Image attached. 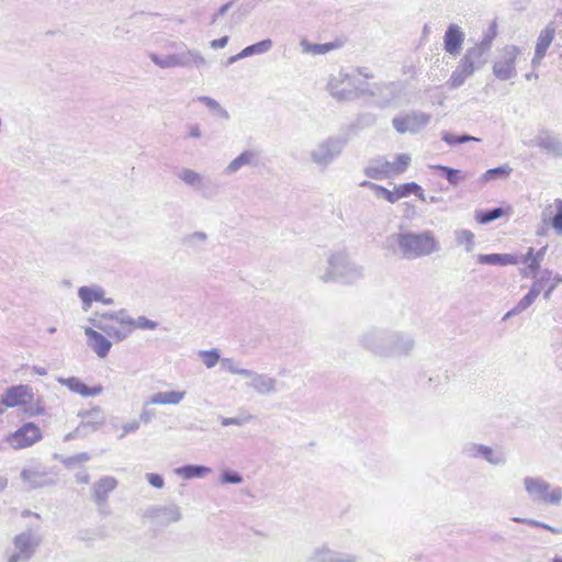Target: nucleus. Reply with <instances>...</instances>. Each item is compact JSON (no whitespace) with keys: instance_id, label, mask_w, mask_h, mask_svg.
Instances as JSON below:
<instances>
[{"instance_id":"obj_57","label":"nucleus","mask_w":562,"mask_h":562,"mask_svg":"<svg viewBox=\"0 0 562 562\" xmlns=\"http://www.w3.org/2000/svg\"><path fill=\"white\" fill-rule=\"evenodd\" d=\"M77 482L82 484H88L90 481V475L87 472H80L76 475Z\"/></svg>"},{"instance_id":"obj_50","label":"nucleus","mask_w":562,"mask_h":562,"mask_svg":"<svg viewBox=\"0 0 562 562\" xmlns=\"http://www.w3.org/2000/svg\"><path fill=\"white\" fill-rule=\"evenodd\" d=\"M149 404H146V402L143 405V408L139 413V423L143 422L144 424H148L153 420L155 417V412L153 409H149L147 406Z\"/></svg>"},{"instance_id":"obj_58","label":"nucleus","mask_w":562,"mask_h":562,"mask_svg":"<svg viewBox=\"0 0 562 562\" xmlns=\"http://www.w3.org/2000/svg\"><path fill=\"white\" fill-rule=\"evenodd\" d=\"M32 372L35 373V374H38V375H46L47 374L46 368L38 367V366H33L32 367Z\"/></svg>"},{"instance_id":"obj_60","label":"nucleus","mask_w":562,"mask_h":562,"mask_svg":"<svg viewBox=\"0 0 562 562\" xmlns=\"http://www.w3.org/2000/svg\"><path fill=\"white\" fill-rule=\"evenodd\" d=\"M243 57H239V53L237 55H234L227 59V65H232L236 63L237 60L241 59Z\"/></svg>"},{"instance_id":"obj_17","label":"nucleus","mask_w":562,"mask_h":562,"mask_svg":"<svg viewBox=\"0 0 562 562\" xmlns=\"http://www.w3.org/2000/svg\"><path fill=\"white\" fill-rule=\"evenodd\" d=\"M105 292L100 285L80 286L78 289V296L82 302V310L88 311L93 302H101L104 305H113L114 300L104 296Z\"/></svg>"},{"instance_id":"obj_62","label":"nucleus","mask_w":562,"mask_h":562,"mask_svg":"<svg viewBox=\"0 0 562 562\" xmlns=\"http://www.w3.org/2000/svg\"><path fill=\"white\" fill-rule=\"evenodd\" d=\"M7 486V480L3 477H0V491L4 490Z\"/></svg>"},{"instance_id":"obj_35","label":"nucleus","mask_w":562,"mask_h":562,"mask_svg":"<svg viewBox=\"0 0 562 562\" xmlns=\"http://www.w3.org/2000/svg\"><path fill=\"white\" fill-rule=\"evenodd\" d=\"M85 417L87 418V420L85 422L83 425L92 426L94 430L102 426L105 422L104 414L101 407L99 406H95L90 411L86 412Z\"/></svg>"},{"instance_id":"obj_39","label":"nucleus","mask_w":562,"mask_h":562,"mask_svg":"<svg viewBox=\"0 0 562 562\" xmlns=\"http://www.w3.org/2000/svg\"><path fill=\"white\" fill-rule=\"evenodd\" d=\"M199 356L202 358L203 363L209 369L215 367L216 363L221 360L220 351L217 349L201 350L199 351Z\"/></svg>"},{"instance_id":"obj_26","label":"nucleus","mask_w":562,"mask_h":562,"mask_svg":"<svg viewBox=\"0 0 562 562\" xmlns=\"http://www.w3.org/2000/svg\"><path fill=\"white\" fill-rule=\"evenodd\" d=\"M187 392L180 390L164 391L153 394L146 404L153 405H179L186 397Z\"/></svg>"},{"instance_id":"obj_54","label":"nucleus","mask_w":562,"mask_h":562,"mask_svg":"<svg viewBox=\"0 0 562 562\" xmlns=\"http://www.w3.org/2000/svg\"><path fill=\"white\" fill-rule=\"evenodd\" d=\"M233 2H227L225 4H223L216 13L213 14L212 19H211V24H214L216 23V21L222 18L223 15H225L227 13V11L231 9Z\"/></svg>"},{"instance_id":"obj_41","label":"nucleus","mask_w":562,"mask_h":562,"mask_svg":"<svg viewBox=\"0 0 562 562\" xmlns=\"http://www.w3.org/2000/svg\"><path fill=\"white\" fill-rule=\"evenodd\" d=\"M254 418L252 415L246 414L237 417H220L221 425L224 427L227 426H243L249 423Z\"/></svg>"},{"instance_id":"obj_46","label":"nucleus","mask_w":562,"mask_h":562,"mask_svg":"<svg viewBox=\"0 0 562 562\" xmlns=\"http://www.w3.org/2000/svg\"><path fill=\"white\" fill-rule=\"evenodd\" d=\"M186 131H187L188 138L199 139L203 136V132H202L200 125L196 123L187 124Z\"/></svg>"},{"instance_id":"obj_16","label":"nucleus","mask_w":562,"mask_h":562,"mask_svg":"<svg viewBox=\"0 0 562 562\" xmlns=\"http://www.w3.org/2000/svg\"><path fill=\"white\" fill-rule=\"evenodd\" d=\"M260 161V154L256 149H246L235 157L224 169L225 176H233L244 167H257Z\"/></svg>"},{"instance_id":"obj_38","label":"nucleus","mask_w":562,"mask_h":562,"mask_svg":"<svg viewBox=\"0 0 562 562\" xmlns=\"http://www.w3.org/2000/svg\"><path fill=\"white\" fill-rule=\"evenodd\" d=\"M548 209H554L555 214L551 217V224L558 233H562V200L557 199Z\"/></svg>"},{"instance_id":"obj_15","label":"nucleus","mask_w":562,"mask_h":562,"mask_svg":"<svg viewBox=\"0 0 562 562\" xmlns=\"http://www.w3.org/2000/svg\"><path fill=\"white\" fill-rule=\"evenodd\" d=\"M33 398L32 387L27 384H19L7 389L0 402L7 407H15L31 403Z\"/></svg>"},{"instance_id":"obj_52","label":"nucleus","mask_w":562,"mask_h":562,"mask_svg":"<svg viewBox=\"0 0 562 562\" xmlns=\"http://www.w3.org/2000/svg\"><path fill=\"white\" fill-rule=\"evenodd\" d=\"M445 142H447L448 144L450 145H454V144H462V143H465V142H469V140H474L475 138L474 137H471V136H461V137H457L454 135H446L443 137Z\"/></svg>"},{"instance_id":"obj_12","label":"nucleus","mask_w":562,"mask_h":562,"mask_svg":"<svg viewBox=\"0 0 562 562\" xmlns=\"http://www.w3.org/2000/svg\"><path fill=\"white\" fill-rule=\"evenodd\" d=\"M379 192L383 199L390 203H395L403 198L411 194L416 195L422 202H426V194L424 189L416 182L403 183L394 187L393 190L380 187Z\"/></svg>"},{"instance_id":"obj_22","label":"nucleus","mask_w":562,"mask_h":562,"mask_svg":"<svg viewBox=\"0 0 562 562\" xmlns=\"http://www.w3.org/2000/svg\"><path fill=\"white\" fill-rule=\"evenodd\" d=\"M464 42V33L461 27L457 24H450L443 36L445 50L456 56L461 52Z\"/></svg>"},{"instance_id":"obj_21","label":"nucleus","mask_w":562,"mask_h":562,"mask_svg":"<svg viewBox=\"0 0 562 562\" xmlns=\"http://www.w3.org/2000/svg\"><path fill=\"white\" fill-rule=\"evenodd\" d=\"M85 334L88 338V346L94 353L101 359L105 358L112 348V341L91 327H86Z\"/></svg>"},{"instance_id":"obj_43","label":"nucleus","mask_w":562,"mask_h":562,"mask_svg":"<svg viewBox=\"0 0 562 562\" xmlns=\"http://www.w3.org/2000/svg\"><path fill=\"white\" fill-rule=\"evenodd\" d=\"M436 168L446 175V178L450 184H453V186L458 184L462 178L460 170L452 169L447 166H437Z\"/></svg>"},{"instance_id":"obj_40","label":"nucleus","mask_w":562,"mask_h":562,"mask_svg":"<svg viewBox=\"0 0 562 562\" xmlns=\"http://www.w3.org/2000/svg\"><path fill=\"white\" fill-rule=\"evenodd\" d=\"M512 169L508 167V166H499V167H496V168H492V169H488L484 175H483V180L484 181H490V180H493L495 178H506L509 176Z\"/></svg>"},{"instance_id":"obj_29","label":"nucleus","mask_w":562,"mask_h":562,"mask_svg":"<svg viewBox=\"0 0 562 562\" xmlns=\"http://www.w3.org/2000/svg\"><path fill=\"white\" fill-rule=\"evenodd\" d=\"M156 517L165 524H171L179 521L182 518V513L178 505L171 504L157 508Z\"/></svg>"},{"instance_id":"obj_59","label":"nucleus","mask_w":562,"mask_h":562,"mask_svg":"<svg viewBox=\"0 0 562 562\" xmlns=\"http://www.w3.org/2000/svg\"><path fill=\"white\" fill-rule=\"evenodd\" d=\"M461 236L467 243L473 241V234L470 232H462Z\"/></svg>"},{"instance_id":"obj_7","label":"nucleus","mask_w":562,"mask_h":562,"mask_svg":"<svg viewBox=\"0 0 562 562\" xmlns=\"http://www.w3.org/2000/svg\"><path fill=\"white\" fill-rule=\"evenodd\" d=\"M310 562H351L348 547L337 543H323L313 549L308 557Z\"/></svg>"},{"instance_id":"obj_36","label":"nucleus","mask_w":562,"mask_h":562,"mask_svg":"<svg viewBox=\"0 0 562 562\" xmlns=\"http://www.w3.org/2000/svg\"><path fill=\"white\" fill-rule=\"evenodd\" d=\"M479 260L481 263H487V265L506 266V265L517 263V260L512 255L493 254V255L481 256Z\"/></svg>"},{"instance_id":"obj_48","label":"nucleus","mask_w":562,"mask_h":562,"mask_svg":"<svg viewBox=\"0 0 562 562\" xmlns=\"http://www.w3.org/2000/svg\"><path fill=\"white\" fill-rule=\"evenodd\" d=\"M207 241V236L203 232H195L186 237V244H205Z\"/></svg>"},{"instance_id":"obj_44","label":"nucleus","mask_w":562,"mask_h":562,"mask_svg":"<svg viewBox=\"0 0 562 562\" xmlns=\"http://www.w3.org/2000/svg\"><path fill=\"white\" fill-rule=\"evenodd\" d=\"M413 246H432L435 240L430 235L414 236L408 241Z\"/></svg>"},{"instance_id":"obj_24","label":"nucleus","mask_w":562,"mask_h":562,"mask_svg":"<svg viewBox=\"0 0 562 562\" xmlns=\"http://www.w3.org/2000/svg\"><path fill=\"white\" fill-rule=\"evenodd\" d=\"M178 67L202 68L206 66V59L198 49L184 48L177 53Z\"/></svg>"},{"instance_id":"obj_9","label":"nucleus","mask_w":562,"mask_h":562,"mask_svg":"<svg viewBox=\"0 0 562 562\" xmlns=\"http://www.w3.org/2000/svg\"><path fill=\"white\" fill-rule=\"evenodd\" d=\"M520 54V49L515 45H506L499 52L494 63L493 72L501 80L510 79L515 72V64Z\"/></svg>"},{"instance_id":"obj_13","label":"nucleus","mask_w":562,"mask_h":562,"mask_svg":"<svg viewBox=\"0 0 562 562\" xmlns=\"http://www.w3.org/2000/svg\"><path fill=\"white\" fill-rule=\"evenodd\" d=\"M244 376L249 379L247 386L259 395H270L278 391L277 379L267 373L247 370L244 372Z\"/></svg>"},{"instance_id":"obj_33","label":"nucleus","mask_w":562,"mask_h":562,"mask_svg":"<svg viewBox=\"0 0 562 562\" xmlns=\"http://www.w3.org/2000/svg\"><path fill=\"white\" fill-rule=\"evenodd\" d=\"M149 58L156 66L161 69L178 67L177 53L169 55H158L156 53H150Z\"/></svg>"},{"instance_id":"obj_28","label":"nucleus","mask_w":562,"mask_h":562,"mask_svg":"<svg viewBox=\"0 0 562 562\" xmlns=\"http://www.w3.org/2000/svg\"><path fill=\"white\" fill-rule=\"evenodd\" d=\"M212 472V469L205 465H195V464H188L180 468L175 469L176 475L184 479V480H191L194 477H204L209 475Z\"/></svg>"},{"instance_id":"obj_63","label":"nucleus","mask_w":562,"mask_h":562,"mask_svg":"<svg viewBox=\"0 0 562 562\" xmlns=\"http://www.w3.org/2000/svg\"><path fill=\"white\" fill-rule=\"evenodd\" d=\"M72 438H75V434L74 432H69L68 435H66L65 440L67 441V440H70Z\"/></svg>"},{"instance_id":"obj_27","label":"nucleus","mask_w":562,"mask_h":562,"mask_svg":"<svg viewBox=\"0 0 562 562\" xmlns=\"http://www.w3.org/2000/svg\"><path fill=\"white\" fill-rule=\"evenodd\" d=\"M554 35L555 30L551 25L547 26L540 32L536 44V58L541 59L544 57L547 49L553 42Z\"/></svg>"},{"instance_id":"obj_18","label":"nucleus","mask_w":562,"mask_h":562,"mask_svg":"<svg viewBox=\"0 0 562 562\" xmlns=\"http://www.w3.org/2000/svg\"><path fill=\"white\" fill-rule=\"evenodd\" d=\"M347 37L345 38H335L331 42L323 43V44H314L307 41L306 38H302L300 41V47L303 54H308L312 56L326 55L333 50H337L344 47L347 43Z\"/></svg>"},{"instance_id":"obj_14","label":"nucleus","mask_w":562,"mask_h":562,"mask_svg":"<svg viewBox=\"0 0 562 562\" xmlns=\"http://www.w3.org/2000/svg\"><path fill=\"white\" fill-rule=\"evenodd\" d=\"M349 273L348 257L344 252L333 255L326 272L321 277L324 282H340Z\"/></svg>"},{"instance_id":"obj_1","label":"nucleus","mask_w":562,"mask_h":562,"mask_svg":"<svg viewBox=\"0 0 562 562\" xmlns=\"http://www.w3.org/2000/svg\"><path fill=\"white\" fill-rule=\"evenodd\" d=\"M125 321H127V311L125 308L95 314L88 319L93 327L103 331L115 342H121L130 337V326L124 323Z\"/></svg>"},{"instance_id":"obj_49","label":"nucleus","mask_w":562,"mask_h":562,"mask_svg":"<svg viewBox=\"0 0 562 562\" xmlns=\"http://www.w3.org/2000/svg\"><path fill=\"white\" fill-rule=\"evenodd\" d=\"M147 482L155 488H162L165 486V481L161 475L156 473H147L145 475Z\"/></svg>"},{"instance_id":"obj_53","label":"nucleus","mask_w":562,"mask_h":562,"mask_svg":"<svg viewBox=\"0 0 562 562\" xmlns=\"http://www.w3.org/2000/svg\"><path fill=\"white\" fill-rule=\"evenodd\" d=\"M524 261L528 265V268L530 272H533L539 267L538 259L532 255L531 250L528 251L527 256L525 257Z\"/></svg>"},{"instance_id":"obj_32","label":"nucleus","mask_w":562,"mask_h":562,"mask_svg":"<svg viewBox=\"0 0 562 562\" xmlns=\"http://www.w3.org/2000/svg\"><path fill=\"white\" fill-rule=\"evenodd\" d=\"M272 48V41L267 38L256 44L245 47L239 52V57H249L252 55H260L269 52Z\"/></svg>"},{"instance_id":"obj_2","label":"nucleus","mask_w":562,"mask_h":562,"mask_svg":"<svg viewBox=\"0 0 562 562\" xmlns=\"http://www.w3.org/2000/svg\"><path fill=\"white\" fill-rule=\"evenodd\" d=\"M348 144V136H329L318 142L308 153L310 160L321 169H326L342 153Z\"/></svg>"},{"instance_id":"obj_55","label":"nucleus","mask_w":562,"mask_h":562,"mask_svg":"<svg viewBox=\"0 0 562 562\" xmlns=\"http://www.w3.org/2000/svg\"><path fill=\"white\" fill-rule=\"evenodd\" d=\"M528 525L532 526V527H539V528H543V529H547L553 533H561L562 532V528H553L547 524H543V522H539L537 520H529L528 521Z\"/></svg>"},{"instance_id":"obj_11","label":"nucleus","mask_w":562,"mask_h":562,"mask_svg":"<svg viewBox=\"0 0 562 562\" xmlns=\"http://www.w3.org/2000/svg\"><path fill=\"white\" fill-rule=\"evenodd\" d=\"M328 91L337 101H348L351 92V76L348 69H340L330 75Z\"/></svg>"},{"instance_id":"obj_10","label":"nucleus","mask_w":562,"mask_h":562,"mask_svg":"<svg viewBox=\"0 0 562 562\" xmlns=\"http://www.w3.org/2000/svg\"><path fill=\"white\" fill-rule=\"evenodd\" d=\"M548 277H541L529 290V292L517 303L515 308L509 313H519L527 307H529L537 296L539 295L541 289H543L547 285L546 290V296L549 297L550 293L553 291V289L562 281V278L554 277L551 278V273L547 272Z\"/></svg>"},{"instance_id":"obj_47","label":"nucleus","mask_w":562,"mask_h":562,"mask_svg":"<svg viewBox=\"0 0 562 562\" xmlns=\"http://www.w3.org/2000/svg\"><path fill=\"white\" fill-rule=\"evenodd\" d=\"M139 422L136 419L130 420L122 426V432L119 435L120 439H123L127 434L135 432L139 429Z\"/></svg>"},{"instance_id":"obj_23","label":"nucleus","mask_w":562,"mask_h":562,"mask_svg":"<svg viewBox=\"0 0 562 562\" xmlns=\"http://www.w3.org/2000/svg\"><path fill=\"white\" fill-rule=\"evenodd\" d=\"M475 70V65L473 59L471 58V53L469 52L459 63L457 69L451 74L450 79L448 81L450 88H458L473 75Z\"/></svg>"},{"instance_id":"obj_34","label":"nucleus","mask_w":562,"mask_h":562,"mask_svg":"<svg viewBox=\"0 0 562 562\" xmlns=\"http://www.w3.org/2000/svg\"><path fill=\"white\" fill-rule=\"evenodd\" d=\"M510 213H512L510 206H507L506 209L497 207V209L486 211V212H477L475 217L479 223L486 224V223H490L494 220H497V218H499L504 215L510 214Z\"/></svg>"},{"instance_id":"obj_19","label":"nucleus","mask_w":562,"mask_h":562,"mask_svg":"<svg viewBox=\"0 0 562 562\" xmlns=\"http://www.w3.org/2000/svg\"><path fill=\"white\" fill-rule=\"evenodd\" d=\"M119 482L114 476H103L95 481L92 485V497L94 503L101 507L108 502L110 493H112Z\"/></svg>"},{"instance_id":"obj_51","label":"nucleus","mask_w":562,"mask_h":562,"mask_svg":"<svg viewBox=\"0 0 562 562\" xmlns=\"http://www.w3.org/2000/svg\"><path fill=\"white\" fill-rule=\"evenodd\" d=\"M88 460H90V456L87 452H82L65 459L64 464L70 467L76 462H87Z\"/></svg>"},{"instance_id":"obj_4","label":"nucleus","mask_w":562,"mask_h":562,"mask_svg":"<svg viewBox=\"0 0 562 562\" xmlns=\"http://www.w3.org/2000/svg\"><path fill=\"white\" fill-rule=\"evenodd\" d=\"M408 154H397L392 160L379 159L371 167V176L376 179H387L404 173L411 166Z\"/></svg>"},{"instance_id":"obj_64","label":"nucleus","mask_w":562,"mask_h":562,"mask_svg":"<svg viewBox=\"0 0 562 562\" xmlns=\"http://www.w3.org/2000/svg\"><path fill=\"white\" fill-rule=\"evenodd\" d=\"M553 562H562V559L561 558H554Z\"/></svg>"},{"instance_id":"obj_61","label":"nucleus","mask_w":562,"mask_h":562,"mask_svg":"<svg viewBox=\"0 0 562 562\" xmlns=\"http://www.w3.org/2000/svg\"><path fill=\"white\" fill-rule=\"evenodd\" d=\"M481 452H482L484 456H486V457L488 458V460H491V461H492V459L488 457L490 454H492V450H491L490 448H487V447H483V448H481Z\"/></svg>"},{"instance_id":"obj_30","label":"nucleus","mask_w":562,"mask_h":562,"mask_svg":"<svg viewBox=\"0 0 562 562\" xmlns=\"http://www.w3.org/2000/svg\"><path fill=\"white\" fill-rule=\"evenodd\" d=\"M417 125V116L415 115H403L393 119V126L401 134H404L406 132H415Z\"/></svg>"},{"instance_id":"obj_20","label":"nucleus","mask_w":562,"mask_h":562,"mask_svg":"<svg viewBox=\"0 0 562 562\" xmlns=\"http://www.w3.org/2000/svg\"><path fill=\"white\" fill-rule=\"evenodd\" d=\"M57 382L83 397L98 396L103 392L102 385L88 386L77 376L58 378Z\"/></svg>"},{"instance_id":"obj_8","label":"nucleus","mask_w":562,"mask_h":562,"mask_svg":"<svg viewBox=\"0 0 562 562\" xmlns=\"http://www.w3.org/2000/svg\"><path fill=\"white\" fill-rule=\"evenodd\" d=\"M42 430L34 423H26L14 432L7 436L5 441L14 450L33 446L42 439Z\"/></svg>"},{"instance_id":"obj_6","label":"nucleus","mask_w":562,"mask_h":562,"mask_svg":"<svg viewBox=\"0 0 562 562\" xmlns=\"http://www.w3.org/2000/svg\"><path fill=\"white\" fill-rule=\"evenodd\" d=\"M526 491L537 497L539 501L557 505L562 499V490L552 488L549 483L539 477H526L524 481Z\"/></svg>"},{"instance_id":"obj_45","label":"nucleus","mask_w":562,"mask_h":562,"mask_svg":"<svg viewBox=\"0 0 562 562\" xmlns=\"http://www.w3.org/2000/svg\"><path fill=\"white\" fill-rule=\"evenodd\" d=\"M221 482L224 484H226V483L239 484L243 482V477L237 472L225 471V472H223V474L221 476Z\"/></svg>"},{"instance_id":"obj_5","label":"nucleus","mask_w":562,"mask_h":562,"mask_svg":"<svg viewBox=\"0 0 562 562\" xmlns=\"http://www.w3.org/2000/svg\"><path fill=\"white\" fill-rule=\"evenodd\" d=\"M38 542L32 531H25L14 537L13 549L5 552L7 562H26L35 552Z\"/></svg>"},{"instance_id":"obj_56","label":"nucleus","mask_w":562,"mask_h":562,"mask_svg":"<svg viewBox=\"0 0 562 562\" xmlns=\"http://www.w3.org/2000/svg\"><path fill=\"white\" fill-rule=\"evenodd\" d=\"M228 43V36H223L217 40H213L210 43V46L214 49L224 48Z\"/></svg>"},{"instance_id":"obj_42","label":"nucleus","mask_w":562,"mask_h":562,"mask_svg":"<svg viewBox=\"0 0 562 562\" xmlns=\"http://www.w3.org/2000/svg\"><path fill=\"white\" fill-rule=\"evenodd\" d=\"M222 368L232 373L244 376V372H247L248 369L239 368L238 364L232 358H223L221 359Z\"/></svg>"},{"instance_id":"obj_31","label":"nucleus","mask_w":562,"mask_h":562,"mask_svg":"<svg viewBox=\"0 0 562 562\" xmlns=\"http://www.w3.org/2000/svg\"><path fill=\"white\" fill-rule=\"evenodd\" d=\"M130 326V335L134 329L154 330L158 327V323L147 318L146 316H138L133 318L127 314V321L124 322Z\"/></svg>"},{"instance_id":"obj_37","label":"nucleus","mask_w":562,"mask_h":562,"mask_svg":"<svg viewBox=\"0 0 562 562\" xmlns=\"http://www.w3.org/2000/svg\"><path fill=\"white\" fill-rule=\"evenodd\" d=\"M198 101L203 103L205 106H207L212 112H214L217 116L222 119H228V112L221 106V104L206 95L198 97Z\"/></svg>"},{"instance_id":"obj_3","label":"nucleus","mask_w":562,"mask_h":562,"mask_svg":"<svg viewBox=\"0 0 562 562\" xmlns=\"http://www.w3.org/2000/svg\"><path fill=\"white\" fill-rule=\"evenodd\" d=\"M176 177L203 199L211 200L217 194L211 179L192 168L182 167L178 169Z\"/></svg>"},{"instance_id":"obj_25","label":"nucleus","mask_w":562,"mask_h":562,"mask_svg":"<svg viewBox=\"0 0 562 562\" xmlns=\"http://www.w3.org/2000/svg\"><path fill=\"white\" fill-rule=\"evenodd\" d=\"M20 475L23 482L29 484L32 488L43 487L54 483L52 477L38 468L24 469Z\"/></svg>"}]
</instances>
